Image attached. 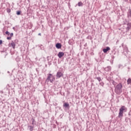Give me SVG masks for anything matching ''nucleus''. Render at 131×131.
Returning a JSON list of instances; mask_svg holds the SVG:
<instances>
[{"label":"nucleus","instance_id":"obj_6","mask_svg":"<svg viewBox=\"0 0 131 131\" xmlns=\"http://www.w3.org/2000/svg\"><path fill=\"white\" fill-rule=\"evenodd\" d=\"M56 48H57V49H61V48H62V45L59 43H57L56 45Z\"/></svg>","mask_w":131,"mask_h":131},{"label":"nucleus","instance_id":"obj_9","mask_svg":"<svg viewBox=\"0 0 131 131\" xmlns=\"http://www.w3.org/2000/svg\"><path fill=\"white\" fill-rule=\"evenodd\" d=\"M11 47H12L13 49H15V43H14V42H12L11 43Z\"/></svg>","mask_w":131,"mask_h":131},{"label":"nucleus","instance_id":"obj_16","mask_svg":"<svg viewBox=\"0 0 131 131\" xmlns=\"http://www.w3.org/2000/svg\"><path fill=\"white\" fill-rule=\"evenodd\" d=\"M3 43V41L2 40H0V45H2Z\"/></svg>","mask_w":131,"mask_h":131},{"label":"nucleus","instance_id":"obj_17","mask_svg":"<svg viewBox=\"0 0 131 131\" xmlns=\"http://www.w3.org/2000/svg\"><path fill=\"white\" fill-rule=\"evenodd\" d=\"M13 33H11V34H10V36H13Z\"/></svg>","mask_w":131,"mask_h":131},{"label":"nucleus","instance_id":"obj_20","mask_svg":"<svg viewBox=\"0 0 131 131\" xmlns=\"http://www.w3.org/2000/svg\"><path fill=\"white\" fill-rule=\"evenodd\" d=\"M100 79H98L99 81H100Z\"/></svg>","mask_w":131,"mask_h":131},{"label":"nucleus","instance_id":"obj_19","mask_svg":"<svg viewBox=\"0 0 131 131\" xmlns=\"http://www.w3.org/2000/svg\"><path fill=\"white\" fill-rule=\"evenodd\" d=\"M38 35H41V34L39 33V34H38Z\"/></svg>","mask_w":131,"mask_h":131},{"label":"nucleus","instance_id":"obj_12","mask_svg":"<svg viewBox=\"0 0 131 131\" xmlns=\"http://www.w3.org/2000/svg\"><path fill=\"white\" fill-rule=\"evenodd\" d=\"M6 34H7L8 35H10V33L8 31L6 32Z\"/></svg>","mask_w":131,"mask_h":131},{"label":"nucleus","instance_id":"obj_2","mask_svg":"<svg viewBox=\"0 0 131 131\" xmlns=\"http://www.w3.org/2000/svg\"><path fill=\"white\" fill-rule=\"evenodd\" d=\"M122 88V85L121 84H119L117 85L115 89V92L117 94H119L121 92V88Z\"/></svg>","mask_w":131,"mask_h":131},{"label":"nucleus","instance_id":"obj_1","mask_svg":"<svg viewBox=\"0 0 131 131\" xmlns=\"http://www.w3.org/2000/svg\"><path fill=\"white\" fill-rule=\"evenodd\" d=\"M126 110V108L125 106H122L119 110V117H122L123 115V112Z\"/></svg>","mask_w":131,"mask_h":131},{"label":"nucleus","instance_id":"obj_4","mask_svg":"<svg viewBox=\"0 0 131 131\" xmlns=\"http://www.w3.org/2000/svg\"><path fill=\"white\" fill-rule=\"evenodd\" d=\"M61 76H63V74L61 72H57L56 77H57V78H60Z\"/></svg>","mask_w":131,"mask_h":131},{"label":"nucleus","instance_id":"obj_14","mask_svg":"<svg viewBox=\"0 0 131 131\" xmlns=\"http://www.w3.org/2000/svg\"><path fill=\"white\" fill-rule=\"evenodd\" d=\"M16 14L17 15H20V11H17Z\"/></svg>","mask_w":131,"mask_h":131},{"label":"nucleus","instance_id":"obj_11","mask_svg":"<svg viewBox=\"0 0 131 131\" xmlns=\"http://www.w3.org/2000/svg\"><path fill=\"white\" fill-rule=\"evenodd\" d=\"M131 83V79H128L127 80V83Z\"/></svg>","mask_w":131,"mask_h":131},{"label":"nucleus","instance_id":"obj_13","mask_svg":"<svg viewBox=\"0 0 131 131\" xmlns=\"http://www.w3.org/2000/svg\"><path fill=\"white\" fill-rule=\"evenodd\" d=\"M29 127H30V130H31V131H32V129H33V127H32V126H29Z\"/></svg>","mask_w":131,"mask_h":131},{"label":"nucleus","instance_id":"obj_7","mask_svg":"<svg viewBox=\"0 0 131 131\" xmlns=\"http://www.w3.org/2000/svg\"><path fill=\"white\" fill-rule=\"evenodd\" d=\"M110 50V47H106V49H103V51L104 53H107L108 51Z\"/></svg>","mask_w":131,"mask_h":131},{"label":"nucleus","instance_id":"obj_10","mask_svg":"<svg viewBox=\"0 0 131 131\" xmlns=\"http://www.w3.org/2000/svg\"><path fill=\"white\" fill-rule=\"evenodd\" d=\"M78 6L79 7H81V6H82V3L81 2H79V3H78Z\"/></svg>","mask_w":131,"mask_h":131},{"label":"nucleus","instance_id":"obj_15","mask_svg":"<svg viewBox=\"0 0 131 131\" xmlns=\"http://www.w3.org/2000/svg\"><path fill=\"white\" fill-rule=\"evenodd\" d=\"M7 12H8V13H10V12H11V10L10 9H7Z\"/></svg>","mask_w":131,"mask_h":131},{"label":"nucleus","instance_id":"obj_18","mask_svg":"<svg viewBox=\"0 0 131 131\" xmlns=\"http://www.w3.org/2000/svg\"><path fill=\"white\" fill-rule=\"evenodd\" d=\"M11 39V38H10V37H7V39Z\"/></svg>","mask_w":131,"mask_h":131},{"label":"nucleus","instance_id":"obj_8","mask_svg":"<svg viewBox=\"0 0 131 131\" xmlns=\"http://www.w3.org/2000/svg\"><path fill=\"white\" fill-rule=\"evenodd\" d=\"M63 107H65V108H69V104L68 103L65 102L63 104Z\"/></svg>","mask_w":131,"mask_h":131},{"label":"nucleus","instance_id":"obj_3","mask_svg":"<svg viewBox=\"0 0 131 131\" xmlns=\"http://www.w3.org/2000/svg\"><path fill=\"white\" fill-rule=\"evenodd\" d=\"M55 77L53 75L49 74L47 80H50V82H53V81H55Z\"/></svg>","mask_w":131,"mask_h":131},{"label":"nucleus","instance_id":"obj_5","mask_svg":"<svg viewBox=\"0 0 131 131\" xmlns=\"http://www.w3.org/2000/svg\"><path fill=\"white\" fill-rule=\"evenodd\" d=\"M64 56V53L63 52H59L58 54V58H62Z\"/></svg>","mask_w":131,"mask_h":131}]
</instances>
